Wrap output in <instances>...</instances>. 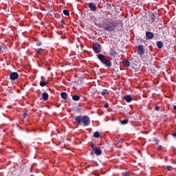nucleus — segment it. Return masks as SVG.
Segmentation results:
<instances>
[{
  "mask_svg": "<svg viewBox=\"0 0 176 176\" xmlns=\"http://www.w3.org/2000/svg\"><path fill=\"white\" fill-rule=\"evenodd\" d=\"M153 36H154L153 33L151 32H146V39H153Z\"/></svg>",
  "mask_w": 176,
  "mask_h": 176,
  "instance_id": "nucleus-10",
  "label": "nucleus"
},
{
  "mask_svg": "<svg viewBox=\"0 0 176 176\" xmlns=\"http://www.w3.org/2000/svg\"><path fill=\"white\" fill-rule=\"evenodd\" d=\"M162 145L158 146L159 151H160V149H162Z\"/></svg>",
  "mask_w": 176,
  "mask_h": 176,
  "instance_id": "nucleus-31",
  "label": "nucleus"
},
{
  "mask_svg": "<svg viewBox=\"0 0 176 176\" xmlns=\"http://www.w3.org/2000/svg\"><path fill=\"white\" fill-rule=\"evenodd\" d=\"M104 25H106V27H104V31H107L108 32H112L115 31L116 28L118 25V23L116 21L111 22V21L109 19L105 21Z\"/></svg>",
  "mask_w": 176,
  "mask_h": 176,
  "instance_id": "nucleus-1",
  "label": "nucleus"
},
{
  "mask_svg": "<svg viewBox=\"0 0 176 176\" xmlns=\"http://www.w3.org/2000/svg\"><path fill=\"white\" fill-rule=\"evenodd\" d=\"M36 53H41V52L42 51V49H38V50H36Z\"/></svg>",
  "mask_w": 176,
  "mask_h": 176,
  "instance_id": "nucleus-26",
  "label": "nucleus"
},
{
  "mask_svg": "<svg viewBox=\"0 0 176 176\" xmlns=\"http://www.w3.org/2000/svg\"><path fill=\"white\" fill-rule=\"evenodd\" d=\"M153 141L157 142V139L156 138H153Z\"/></svg>",
  "mask_w": 176,
  "mask_h": 176,
  "instance_id": "nucleus-33",
  "label": "nucleus"
},
{
  "mask_svg": "<svg viewBox=\"0 0 176 176\" xmlns=\"http://www.w3.org/2000/svg\"><path fill=\"white\" fill-rule=\"evenodd\" d=\"M145 53V47L144 45H138V54L142 56Z\"/></svg>",
  "mask_w": 176,
  "mask_h": 176,
  "instance_id": "nucleus-7",
  "label": "nucleus"
},
{
  "mask_svg": "<svg viewBox=\"0 0 176 176\" xmlns=\"http://www.w3.org/2000/svg\"><path fill=\"white\" fill-rule=\"evenodd\" d=\"M19 78V73L18 72H12L10 74V79L11 80H16V79H18Z\"/></svg>",
  "mask_w": 176,
  "mask_h": 176,
  "instance_id": "nucleus-8",
  "label": "nucleus"
},
{
  "mask_svg": "<svg viewBox=\"0 0 176 176\" xmlns=\"http://www.w3.org/2000/svg\"><path fill=\"white\" fill-rule=\"evenodd\" d=\"M72 100H74V101H79L80 100V98L79 97V96L75 95L72 96Z\"/></svg>",
  "mask_w": 176,
  "mask_h": 176,
  "instance_id": "nucleus-16",
  "label": "nucleus"
},
{
  "mask_svg": "<svg viewBox=\"0 0 176 176\" xmlns=\"http://www.w3.org/2000/svg\"><path fill=\"white\" fill-rule=\"evenodd\" d=\"M48 83L47 81H41L40 82V86H41V87H43L45 86H46V85Z\"/></svg>",
  "mask_w": 176,
  "mask_h": 176,
  "instance_id": "nucleus-20",
  "label": "nucleus"
},
{
  "mask_svg": "<svg viewBox=\"0 0 176 176\" xmlns=\"http://www.w3.org/2000/svg\"><path fill=\"white\" fill-rule=\"evenodd\" d=\"M60 97L63 98V100H67L68 98V94L65 92H62L60 94Z\"/></svg>",
  "mask_w": 176,
  "mask_h": 176,
  "instance_id": "nucleus-13",
  "label": "nucleus"
},
{
  "mask_svg": "<svg viewBox=\"0 0 176 176\" xmlns=\"http://www.w3.org/2000/svg\"><path fill=\"white\" fill-rule=\"evenodd\" d=\"M173 109H175V111H176V105L173 106Z\"/></svg>",
  "mask_w": 176,
  "mask_h": 176,
  "instance_id": "nucleus-35",
  "label": "nucleus"
},
{
  "mask_svg": "<svg viewBox=\"0 0 176 176\" xmlns=\"http://www.w3.org/2000/svg\"><path fill=\"white\" fill-rule=\"evenodd\" d=\"M97 57L98 60L101 61V63H102L104 65H105V67H108L109 68H111V67H112V63L111 62V60L107 59V57H105V56H104L103 54H99L98 55H97Z\"/></svg>",
  "mask_w": 176,
  "mask_h": 176,
  "instance_id": "nucleus-3",
  "label": "nucleus"
},
{
  "mask_svg": "<svg viewBox=\"0 0 176 176\" xmlns=\"http://www.w3.org/2000/svg\"><path fill=\"white\" fill-rule=\"evenodd\" d=\"M106 94H109V91L107 89H103L101 92L102 96H105Z\"/></svg>",
  "mask_w": 176,
  "mask_h": 176,
  "instance_id": "nucleus-18",
  "label": "nucleus"
},
{
  "mask_svg": "<svg viewBox=\"0 0 176 176\" xmlns=\"http://www.w3.org/2000/svg\"><path fill=\"white\" fill-rule=\"evenodd\" d=\"M42 98L43 101H47V100L49 99V94H47V92H44L42 94Z\"/></svg>",
  "mask_w": 176,
  "mask_h": 176,
  "instance_id": "nucleus-12",
  "label": "nucleus"
},
{
  "mask_svg": "<svg viewBox=\"0 0 176 176\" xmlns=\"http://www.w3.org/2000/svg\"><path fill=\"white\" fill-rule=\"evenodd\" d=\"M36 46H41V45H42V42H41L40 41H36Z\"/></svg>",
  "mask_w": 176,
  "mask_h": 176,
  "instance_id": "nucleus-24",
  "label": "nucleus"
},
{
  "mask_svg": "<svg viewBox=\"0 0 176 176\" xmlns=\"http://www.w3.org/2000/svg\"><path fill=\"white\" fill-rule=\"evenodd\" d=\"M28 116V113H23V118H24V119H25V118H27Z\"/></svg>",
  "mask_w": 176,
  "mask_h": 176,
  "instance_id": "nucleus-25",
  "label": "nucleus"
},
{
  "mask_svg": "<svg viewBox=\"0 0 176 176\" xmlns=\"http://www.w3.org/2000/svg\"><path fill=\"white\" fill-rule=\"evenodd\" d=\"M166 168H167V170H171L172 168H171V166H167Z\"/></svg>",
  "mask_w": 176,
  "mask_h": 176,
  "instance_id": "nucleus-32",
  "label": "nucleus"
},
{
  "mask_svg": "<svg viewBox=\"0 0 176 176\" xmlns=\"http://www.w3.org/2000/svg\"><path fill=\"white\" fill-rule=\"evenodd\" d=\"M122 64L124 67H129L130 65V62L128 60H122Z\"/></svg>",
  "mask_w": 176,
  "mask_h": 176,
  "instance_id": "nucleus-14",
  "label": "nucleus"
},
{
  "mask_svg": "<svg viewBox=\"0 0 176 176\" xmlns=\"http://www.w3.org/2000/svg\"><path fill=\"white\" fill-rule=\"evenodd\" d=\"M172 135H173V137H174V138H176V132L173 133L172 134Z\"/></svg>",
  "mask_w": 176,
  "mask_h": 176,
  "instance_id": "nucleus-30",
  "label": "nucleus"
},
{
  "mask_svg": "<svg viewBox=\"0 0 176 176\" xmlns=\"http://www.w3.org/2000/svg\"><path fill=\"white\" fill-rule=\"evenodd\" d=\"M157 46L158 49H162L163 47V42L157 41Z\"/></svg>",
  "mask_w": 176,
  "mask_h": 176,
  "instance_id": "nucleus-15",
  "label": "nucleus"
},
{
  "mask_svg": "<svg viewBox=\"0 0 176 176\" xmlns=\"http://www.w3.org/2000/svg\"><path fill=\"white\" fill-rule=\"evenodd\" d=\"M97 57L98 60L101 61V63H102L104 65H105V67H108L109 68H111V67H112V63L111 62V60L107 59V57H105V56H104L103 54H99L98 55H97Z\"/></svg>",
  "mask_w": 176,
  "mask_h": 176,
  "instance_id": "nucleus-4",
  "label": "nucleus"
},
{
  "mask_svg": "<svg viewBox=\"0 0 176 176\" xmlns=\"http://www.w3.org/2000/svg\"><path fill=\"white\" fill-rule=\"evenodd\" d=\"M102 47H101V44L98 43H96L93 45V50L95 53H101Z\"/></svg>",
  "mask_w": 176,
  "mask_h": 176,
  "instance_id": "nucleus-6",
  "label": "nucleus"
},
{
  "mask_svg": "<svg viewBox=\"0 0 176 176\" xmlns=\"http://www.w3.org/2000/svg\"><path fill=\"white\" fill-rule=\"evenodd\" d=\"M93 137L94 138H100V133L98 131H96L94 135H93Z\"/></svg>",
  "mask_w": 176,
  "mask_h": 176,
  "instance_id": "nucleus-19",
  "label": "nucleus"
},
{
  "mask_svg": "<svg viewBox=\"0 0 176 176\" xmlns=\"http://www.w3.org/2000/svg\"><path fill=\"white\" fill-rule=\"evenodd\" d=\"M116 54V51H115L113 50H110V55L111 56H115Z\"/></svg>",
  "mask_w": 176,
  "mask_h": 176,
  "instance_id": "nucleus-23",
  "label": "nucleus"
},
{
  "mask_svg": "<svg viewBox=\"0 0 176 176\" xmlns=\"http://www.w3.org/2000/svg\"><path fill=\"white\" fill-rule=\"evenodd\" d=\"M124 100H125L126 102H131V101H133V97H131L130 95H126L124 96Z\"/></svg>",
  "mask_w": 176,
  "mask_h": 176,
  "instance_id": "nucleus-11",
  "label": "nucleus"
},
{
  "mask_svg": "<svg viewBox=\"0 0 176 176\" xmlns=\"http://www.w3.org/2000/svg\"><path fill=\"white\" fill-rule=\"evenodd\" d=\"M151 23H155V20H156V16L155 15V13H153L151 16Z\"/></svg>",
  "mask_w": 176,
  "mask_h": 176,
  "instance_id": "nucleus-17",
  "label": "nucleus"
},
{
  "mask_svg": "<svg viewBox=\"0 0 176 176\" xmlns=\"http://www.w3.org/2000/svg\"><path fill=\"white\" fill-rule=\"evenodd\" d=\"M88 6L91 12H96L97 10V6L94 3H89Z\"/></svg>",
  "mask_w": 176,
  "mask_h": 176,
  "instance_id": "nucleus-9",
  "label": "nucleus"
},
{
  "mask_svg": "<svg viewBox=\"0 0 176 176\" xmlns=\"http://www.w3.org/2000/svg\"><path fill=\"white\" fill-rule=\"evenodd\" d=\"M75 120L79 124L82 122L84 126H89L90 124V118L87 116H84L82 117L78 116L75 118Z\"/></svg>",
  "mask_w": 176,
  "mask_h": 176,
  "instance_id": "nucleus-2",
  "label": "nucleus"
},
{
  "mask_svg": "<svg viewBox=\"0 0 176 176\" xmlns=\"http://www.w3.org/2000/svg\"><path fill=\"white\" fill-rule=\"evenodd\" d=\"M122 176H127V172L122 173Z\"/></svg>",
  "mask_w": 176,
  "mask_h": 176,
  "instance_id": "nucleus-28",
  "label": "nucleus"
},
{
  "mask_svg": "<svg viewBox=\"0 0 176 176\" xmlns=\"http://www.w3.org/2000/svg\"><path fill=\"white\" fill-rule=\"evenodd\" d=\"M159 109H160V107H159L156 106V107H155V111H159Z\"/></svg>",
  "mask_w": 176,
  "mask_h": 176,
  "instance_id": "nucleus-27",
  "label": "nucleus"
},
{
  "mask_svg": "<svg viewBox=\"0 0 176 176\" xmlns=\"http://www.w3.org/2000/svg\"><path fill=\"white\" fill-rule=\"evenodd\" d=\"M60 23H61L62 24H64V20H61V21H60Z\"/></svg>",
  "mask_w": 176,
  "mask_h": 176,
  "instance_id": "nucleus-34",
  "label": "nucleus"
},
{
  "mask_svg": "<svg viewBox=\"0 0 176 176\" xmlns=\"http://www.w3.org/2000/svg\"><path fill=\"white\" fill-rule=\"evenodd\" d=\"M63 14H65V16H69V11H68L67 10H63Z\"/></svg>",
  "mask_w": 176,
  "mask_h": 176,
  "instance_id": "nucleus-22",
  "label": "nucleus"
},
{
  "mask_svg": "<svg viewBox=\"0 0 176 176\" xmlns=\"http://www.w3.org/2000/svg\"><path fill=\"white\" fill-rule=\"evenodd\" d=\"M108 107H109V104L107 103L104 104V108H108Z\"/></svg>",
  "mask_w": 176,
  "mask_h": 176,
  "instance_id": "nucleus-29",
  "label": "nucleus"
},
{
  "mask_svg": "<svg viewBox=\"0 0 176 176\" xmlns=\"http://www.w3.org/2000/svg\"><path fill=\"white\" fill-rule=\"evenodd\" d=\"M121 124H127L129 123V120L125 119L120 121Z\"/></svg>",
  "mask_w": 176,
  "mask_h": 176,
  "instance_id": "nucleus-21",
  "label": "nucleus"
},
{
  "mask_svg": "<svg viewBox=\"0 0 176 176\" xmlns=\"http://www.w3.org/2000/svg\"><path fill=\"white\" fill-rule=\"evenodd\" d=\"M107 6H109L110 8L111 3H107Z\"/></svg>",
  "mask_w": 176,
  "mask_h": 176,
  "instance_id": "nucleus-36",
  "label": "nucleus"
},
{
  "mask_svg": "<svg viewBox=\"0 0 176 176\" xmlns=\"http://www.w3.org/2000/svg\"><path fill=\"white\" fill-rule=\"evenodd\" d=\"M90 146L92 148L91 155H93V153H95V155H97V156L102 155V151H101V148H100V147H96V144L91 143Z\"/></svg>",
  "mask_w": 176,
  "mask_h": 176,
  "instance_id": "nucleus-5",
  "label": "nucleus"
}]
</instances>
